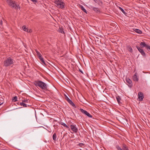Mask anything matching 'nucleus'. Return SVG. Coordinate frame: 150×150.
I'll return each mask as SVG.
<instances>
[{"instance_id": "6e6552de", "label": "nucleus", "mask_w": 150, "mask_h": 150, "mask_svg": "<svg viewBox=\"0 0 150 150\" xmlns=\"http://www.w3.org/2000/svg\"><path fill=\"white\" fill-rule=\"evenodd\" d=\"M65 99L74 108H76V106H75V104H74V103L67 96H66V97H65Z\"/></svg>"}, {"instance_id": "72a5a7b5", "label": "nucleus", "mask_w": 150, "mask_h": 150, "mask_svg": "<svg viewBox=\"0 0 150 150\" xmlns=\"http://www.w3.org/2000/svg\"><path fill=\"white\" fill-rule=\"evenodd\" d=\"M28 100H23V102H28Z\"/></svg>"}, {"instance_id": "6ab92c4d", "label": "nucleus", "mask_w": 150, "mask_h": 150, "mask_svg": "<svg viewBox=\"0 0 150 150\" xmlns=\"http://www.w3.org/2000/svg\"><path fill=\"white\" fill-rule=\"evenodd\" d=\"M53 139L54 141L56 140L57 136L56 133H54L53 135Z\"/></svg>"}, {"instance_id": "2eb2a0df", "label": "nucleus", "mask_w": 150, "mask_h": 150, "mask_svg": "<svg viewBox=\"0 0 150 150\" xmlns=\"http://www.w3.org/2000/svg\"><path fill=\"white\" fill-rule=\"evenodd\" d=\"M95 2L97 3L100 6H101L103 4V3L102 1L100 0H97Z\"/></svg>"}, {"instance_id": "2f4dec72", "label": "nucleus", "mask_w": 150, "mask_h": 150, "mask_svg": "<svg viewBox=\"0 0 150 150\" xmlns=\"http://www.w3.org/2000/svg\"><path fill=\"white\" fill-rule=\"evenodd\" d=\"M34 3H36L37 2V0H31Z\"/></svg>"}, {"instance_id": "9b49d317", "label": "nucleus", "mask_w": 150, "mask_h": 150, "mask_svg": "<svg viewBox=\"0 0 150 150\" xmlns=\"http://www.w3.org/2000/svg\"><path fill=\"white\" fill-rule=\"evenodd\" d=\"M121 148L122 150H129L128 148V146L124 144L122 145V149Z\"/></svg>"}, {"instance_id": "412c9836", "label": "nucleus", "mask_w": 150, "mask_h": 150, "mask_svg": "<svg viewBox=\"0 0 150 150\" xmlns=\"http://www.w3.org/2000/svg\"><path fill=\"white\" fill-rule=\"evenodd\" d=\"M116 99L119 104L120 103V100H121V98L119 96H118L116 97Z\"/></svg>"}, {"instance_id": "20e7f679", "label": "nucleus", "mask_w": 150, "mask_h": 150, "mask_svg": "<svg viewBox=\"0 0 150 150\" xmlns=\"http://www.w3.org/2000/svg\"><path fill=\"white\" fill-rule=\"evenodd\" d=\"M55 4L57 5V7L62 8L64 7V3L61 0H55L54 1Z\"/></svg>"}, {"instance_id": "aec40b11", "label": "nucleus", "mask_w": 150, "mask_h": 150, "mask_svg": "<svg viewBox=\"0 0 150 150\" xmlns=\"http://www.w3.org/2000/svg\"><path fill=\"white\" fill-rule=\"evenodd\" d=\"M81 10L83 11V12L86 13H87V11L84 8V7L82 6H81Z\"/></svg>"}, {"instance_id": "dca6fc26", "label": "nucleus", "mask_w": 150, "mask_h": 150, "mask_svg": "<svg viewBox=\"0 0 150 150\" xmlns=\"http://www.w3.org/2000/svg\"><path fill=\"white\" fill-rule=\"evenodd\" d=\"M134 31H135L137 33L141 34L142 33V31L140 30L137 29H134Z\"/></svg>"}, {"instance_id": "c9c22d12", "label": "nucleus", "mask_w": 150, "mask_h": 150, "mask_svg": "<svg viewBox=\"0 0 150 150\" xmlns=\"http://www.w3.org/2000/svg\"><path fill=\"white\" fill-rule=\"evenodd\" d=\"M79 71L81 72L82 74H83V71L80 69H79Z\"/></svg>"}, {"instance_id": "7c9ffc66", "label": "nucleus", "mask_w": 150, "mask_h": 150, "mask_svg": "<svg viewBox=\"0 0 150 150\" xmlns=\"http://www.w3.org/2000/svg\"><path fill=\"white\" fill-rule=\"evenodd\" d=\"M26 32L28 33H30L32 32V30L31 29H30L29 30L27 29L26 30Z\"/></svg>"}, {"instance_id": "c756f323", "label": "nucleus", "mask_w": 150, "mask_h": 150, "mask_svg": "<svg viewBox=\"0 0 150 150\" xmlns=\"http://www.w3.org/2000/svg\"><path fill=\"white\" fill-rule=\"evenodd\" d=\"M84 145V144L82 143H79L78 144V146H79L81 147L82 146H83Z\"/></svg>"}, {"instance_id": "f704fd0d", "label": "nucleus", "mask_w": 150, "mask_h": 150, "mask_svg": "<svg viewBox=\"0 0 150 150\" xmlns=\"http://www.w3.org/2000/svg\"><path fill=\"white\" fill-rule=\"evenodd\" d=\"M0 24L1 25L2 24V21L1 20L0 21Z\"/></svg>"}, {"instance_id": "f3484780", "label": "nucleus", "mask_w": 150, "mask_h": 150, "mask_svg": "<svg viewBox=\"0 0 150 150\" xmlns=\"http://www.w3.org/2000/svg\"><path fill=\"white\" fill-rule=\"evenodd\" d=\"M39 58L40 59L41 61L43 64H45V61L44 60V59L42 57V56H41V57H39Z\"/></svg>"}, {"instance_id": "cd10ccee", "label": "nucleus", "mask_w": 150, "mask_h": 150, "mask_svg": "<svg viewBox=\"0 0 150 150\" xmlns=\"http://www.w3.org/2000/svg\"><path fill=\"white\" fill-rule=\"evenodd\" d=\"M22 28L23 30L25 31H26L28 29L27 28H26V26L25 25L23 26Z\"/></svg>"}, {"instance_id": "4468645a", "label": "nucleus", "mask_w": 150, "mask_h": 150, "mask_svg": "<svg viewBox=\"0 0 150 150\" xmlns=\"http://www.w3.org/2000/svg\"><path fill=\"white\" fill-rule=\"evenodd\" d=\"M133 79L134 81H138V78L137 74L136 73L133 76Z\"/></svg>"}, {"instance_id": "7ed1b4c3", "label": "nucleus", "mask_w": 150, "mask_h": 150, "mask_svg": "<svg viewBox=\"0 0 150 150\" xmlns=\"http://www.w3.org/2000/svg\"><path fill=\"white\" fill-rule=\"evenodd\" d=\"M13 63V60L10 57L7 58L5 60L4 62V65L5 66L7 67Z\"/></svg>"}, {"instance_id": "0eeeda50", "label": "nucleus", "mask_w": 150, "mask_h": 150, "mask_svg": "<svg viewBox=\"0 0 150 150\" xmlns=\"http://www.w3.org/2000/svg\"><path fill=\"white\" fill-rule=\"evenodd\" d=\"M136 47L139 52L141 53V54L144 57H145L146 56V54L144 52L143 50L140 48L138 46H137Z\"/></svg>"}, {"instance_id": "473e14b6", "label": "nucleus", "mask_w": 150, "mask_h": 150, "mask_svg": "<svg viewBox=\"0 0 150 150\" xmlns=\"http://www.w3.org/2000/svg\"><path fill=\"white\" fill-rule=\"evenodd\" d=\"M59 31H60V32H61V33H64V32L63 31V30H61V29H60V30Z\"/></svg>"}, {"instance_id": "e433bc0d", "label": "nucleus", "mask_w": 150, "mask_h": 150, "mask_svg": "<svg viewBox=\"0 0 150 150\" xmlns=\"http://www.w3.org/2000/svg\"><path fill=\"white\" fill-rule=\"evenodd\" d=\"M95 2L97 0H93Z\"/></svg>"}, {"instance_id": "ddd939ff", "label": "nucleus", "mask_w": 150, "mask_h": 150, "mask_svg": "<svg viewBox=\"0 0 150 150\" xmlns=\"http://www.w3.org/2000/svg\"><path fill=\"white\" fill-rule=\"evenodd\" d=\"M91 7L92 8H93V9L94 11H95V12H96L97 13L99 12L100 11L99 9L98 8L94 7H92V6H91Z\"/></svg>"}, {"instance_id": "b1692460", "label": "nucleus", "mask_w": 150, "mask_h": 150, "mask_svg": "<svg viewBox=\"0 0 150 150\" xmlns=\"http://www.w3.org/2000/svg\"><path fill=\"white\" fill-rule=\"evenodd\" d=\"M20 104L21 105V106H24V107H27L26 104H25L23 102L22 103H20Z\"/></svg>"}, {"instance_id": "423d86ee", "label": "nucleus", "mask_w": 150, "mask_h": 150, "mask_svg": "<svg viewBox=\"0 0 150 150\" xmlns=\"http://www.w3.org/2000/svg\"><path fill=\"white\" fill-rule=\"evenodd\" d=\"M70 127L71 130L74 133H76L78 131V129L76 127L75 125H71Z\"/></svg>"}, {"instance_id": "393cba45", "label": "nucleus", "mask_w": 150, "mask_h": 150, "mask_svg": "<svg viewBox=\"0 0 150 150\" xmlns=\"http://www.w3.org/2000/svg\"><path fill=\"white\" fill-rule=\"evenodd\" d=\"M36 52L37 53V54L38 56V57H41V56H42V55L40 54V52L37 51H36Z\"/></svg>"}, {"instance_id": "f257e3e1", "label": "nucleus", "mask_w": 150, "mask_h": 150, "mask_svg": "<svg viewBox=\"0 0 150 150\" xmlns=\"http://www.w3.org/2000/svg\"><path fill=\"white\" fill-rule=\"evenodd\" d=\"M34 84L36 86H38L42 89L44 90L47 89V84L41 81H35L34 82Z\"/></svg>"}, {"instance_id": "39448f33", "label": "nucleus", "mask_w": 150, "mask_h": 150, "mask_svg": "<svg viewBox=\"0 0 150 150\" xmlns=\"http://www.w3.org/2000/svg\"><path fill=\"white\" fill-rule=\"evenodd\" d=\"M80 110L81 111V112L86 115L88 117L91 118L92 117V116L91 115H90L88 112L86 111L81 108H80Z\"/></svg>"}, {"instance_id": "f8f14e48", "label": "nucleus", "mask_w": 150, "mask_h": 150, "mask_svg": "<svg viewBox=\"0 0 150 150\" xmlns=\"http://www.w3.org/2000/svg\"><path fill=\"white\" fill-rule=\"evenodd\" d=\"M147 44L144 42H141L140 44V46L141 47L143 48L145 47H146Z\"/></svg>"}, {"instance_id": "c85d7f7f", "label": "nucleus", "mask_w": 150, "mask_h": 150, "mask_svg": "<svg viewBox=\"0 0 150 150\" xmlns=\"http://www.w3.org/2000/svg\"><path fill=\"white\" fill-rule=\"evenodd\" d=\"M116 148L117 149V150H122V149L121 148V147L119 146H116Z\"/></svg>"}, {"instance_id": "4be33fe9", "label": "nucleus", "mask_w": 150, "mask_h": 150, "mask_svg": "<svg viewBox=\"0 0 150 150\" xmlns=\"http://www.w3.org/2000/svg\"><path fill=\"white\" fill-rule=\"evenodd\" d=\"M119 8L124 14H125L126 13L124 10L121 7H119Z\"/></svg>"}, {"instance_id": "a878e982", "label": "nucleus", "mask_w": 150, "mask_h": 150, "mask_svg": "<svg viewBox=\"0 0 150 150\" xmlns=\"http://www.w3.org/2000/svg\"><path fill=\"white\" fill-rule=\"evenodd\" d=\"M128 50L130 52H132V49L130 47H128Z\"/></svg>"}, {"instance_id": "9d476101", "label": "nucleus", "mask_w": 150, "mask_h": 150, "mask_svg": "<svg viewBox=\"0 0 150 150\" xmlns=\"http://www.w3.org/2000/svg\"><path fill=\"white\" fill-rule=\"evenodd\" d=\"M126 80L127 83L128 84V86L130 87H131L132 86V82L131 80L128 78L126 79Z\"/></svg>"}, {"instance_id": "f03ea898", "label": "nucleus", "mask_w": 150, "mask_h": 150, "mask_svg": "<svg viewBox=\"0 0 150 150\" xmlns=\"http://www.w3.org/2000/svg\"><path fill=\"white\" fill-rule=\"evenodd\" d=\"M6 2L8 6L12 8L16 9L19 8V7H18L19 5L16 4L14 1L8 0Z\"/></svg>"}, {"instance_id": "1a4fd4ad", "label": "nucleus", "mask_w": 150, "mask_h": 150, "mask_svg": "<svg viewBox=\"0 0 150 150\" xmlns=\"http://www.w3.org/2000/svg\"><path fill=\"white\" fill-rule=\"evenodd\" d=\"M144 98V95L143 93L142 92H139L138 93V98L140 101H142L143 100Z\"/></svg>"}, {"instance_id": "a211bd4d", "label": "nucleus", "mask_w": 150, "mask_h": 150, "mask_svg": "<svg viewBox=\"0 0 150 150\" xmlns=\"http://www.w3.org/2000/svg\"><path fill=\"white\" fill-rule=\"evenodd\" d=\"M60 124L62 125L64 127H65L67 128H68V129H69V127L67 125H66V124H65V123H64V122H61V123H60Z\"/></svg>"}, {"instance_id": "5701e85b", "label": "nucleus", "mask_w": 150, "mask_h": 150, "mask_svg": "<svg viewBox=\"0 0 150 150\" xmlns=\"http://www.w3.org/2000/svg\"><path fill=\"white\" fill-rule=\"evenodd\" d=\"M146 48L149 51H150V46L147 44Z\"/></svg>"}, {"instance_id": "bb28decb", "label": "nucleus", "mask_w": 150, "mask_h": 150, "mask_svg": "<svg viewBox=\"0 0 150 150\" xmlns=\"http://www.w3.org/2000/svg\"><path fill=\"white\" fill-rule=\"evenodd\" d=\"M17 97L16 96H15L13 97V100L14 102H16L17 100Z\"/></svg>"}]
</instances>
